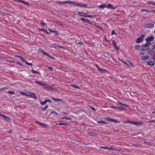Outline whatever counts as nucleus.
I'll use <instances>...</instances> for the list:
<instances>
[{
    "label": "nucleus",
    "mask_w": 155,
    "mask_h": 155,
    "mask_svg": "<svg viewBox=\"0 0 155 155\" xmlns=\"http://www.w3.org/2000/svg\"><path fill=\"white\" fill-rule=\"evenodd\" d=\"M150 43H146L142 46L141 50L143 51L149 50L150 49Z\"/></svg>",
    "instance_id": "nucleus-1"
},
{
    "label": "nucleus",
    "mask_w": 155,
    "mask_h": 155,
    "mask_svg": "<svg viewBox=\"0 0 155 155\" xmlns=\"http://www.w3.org/2000/svg\"><path fill=\"white\" fill-rule=\"evenodd\" d=\"M71 4L78 6L80 7H83L85 8H86L87 7V5L85 4H83L81 5L80 4H78L77 3H76L75 2L72 1Z\"/></svg>",
    "instance_id": "nucleus-2"
},
{
    "label": "nucleus",
    "mask_w": 155,
    "mask_h": 155,
    "mask_svg": "<svg viewBox=\"0 0 155 155\" xmlns=\"http://www.w3.org/2000/svg\"><path fill=\"white\" fill-rule=\"evenodd\" d=\"M145 36V35H141L140 36L137 40L136 42L137 43H140L142 42Z\"/></svg>",
    "instance_id": "nucleus-3"
},
{
    "label": "nucleus",
    "mask_w": 155,
    "mask_h": 155,
    "mask_svg": "<svg viewBox=\"0 0 155 155\" xmlns=\"http://www.w3.org/2000/svg\"><path fill=\"white\" fill-rule=\"evenodd\" d=\"M155 39V38L153 36H152L148 37L146 38L145 39L147 43H150V42L153 41Z\"/></svg>",
    "instance_id": "nucleus-4"
},
{
    "label": "nucleus",
    "mask_w": 155,
    "mask_h": 155,
    "mask_svg": "<svg viewBox=\"0 0 155 155\" xmlns=\"http://www.w3.org/2000/svg\"><path fill=\"white\" fill-rule=\"evenodd\" d=\"M41 51L42 52V53L43 54L45 55H46L47 56H48V57L50 58L51 59H54L55 58L54 57H53L52 56H51L49 54H48V53L45 52L42 49H41Z\"/></svg>",
    "instance_id": "nucleus-5"
},
{
    "label": "nucleus",
    "mask_w": 155,
    "mask_h": 155,
    "mask_svg": "<svg viewBox=\"0 0 155 155\" xmlns=\"http://www.w3.org/2000/svg\"><path fill=\"white\" fill-rule=\"evenodd\" d=\"M80 20H82L84 22H87L90 24H92V22L91 21H90L88 19H86L85 18H82L80 19Z\"/></svg>",
    "instance_id": "nucleus-6"
},
{
    "label": "nucleus",
    "mask_w": 155,
    "mask_h": 155,
    "mask_svg": "<svg viewBox=\"0 0 155 155\" xmlns=\"http://www.w3.org/2000/svg\"><path fill=\"white\" fill-rule=\"evenodd\" d=\"M43 86L44 87L47 89H53L52 88V87L50 85H48L47 84L44 83Z\"/></svg>",
    "instance_id": "nucleus-7"
},
{
    "label": "nucleus",
    "mask_w": 155,
    "mask_h": 155,
    "mask_svg": "<svg viewBox=\"0 0 155 155\" xmlns=\"http://www.w3.org/2000/svg\"><path fill=\"white\" fill-rule=\"evenodd\" d=\"M77 14L79 15H81L82 16L86 17L87 15L86 13H85L83 12H77Z\"/></svg>",
    "instance_id": "nucleus-8"
},
{
    "label": "nucleus",
    "mask_w": 155,
    "mask_h": 155,
    "mask_svg": "<svg viewBox=\"0 0 155 155\" xmlns=\"http://www.w3.org/2000/svg\"><path fill=\"white\" fill-rule=\"evenodd\" d=\"M107 7L109 8H111L112 9H115L117 7H113L112 5L109 4H108L107 5Z\"/></svg>",
    "instance_id": "nucleus-9"
},
{
    "label": "nucleus",
    "mask_w": 155,
    "mask_h": 155,
    "mask_svg": "<svg viewBox=\"0 0 155 155\" xmlns=\"http://www.w3.org/2000/svg\"><path fill=\"white\" fill-rule=\"evenodd\" d=\"M154 24L153 23L148 24L146 25V27L147 28H151L154 27Z\"/></svg>",
    "instance_id": "nucleus-10"
},
{
    "label": "nucleus",
    "mask_w": 155,
    "mask_h": 155,
    "mask_svg": "<svg viewBox=\"0 0 155 155\" xmlns=\"http://www.w3.org/2000/svg\"><path fill=\"white\" fill-rule=\"evenodd\" d=\"M36 122L37 123L39 124L41 126H42V127H47V125L46 124H45L41 123L40 122H39L38 121H36Z\"/></svg>",
    "instance_id": "nucleus-11"
},
{
    "label": "nucleus",
    "mask_w": 155,
    "mask_h": 155,
    "mask_svg": "<svg viewBox=\"0 0 155 155\" xmlns=\"http://www.w3.org/2000/svg\"><path fill=\"white\" fill-rule=\"evenodd\" d=\"M14 1L20 2H22L25 5H27L28 3L25 2H24L23 0H14Z\"/></svg>",
    "instance_id": "nucleus-12"
},
{
    "label": "nucleus",
    "mask_w": 155,
    "mask_h": 155,
    "mask_svg": "<svg viewBox=\"0 0 155 155\" xmlns=\"http://www.w3.org/2000/svg\"><path fill=\"white\" fill-rule=\"evenodd\" d=\"M30 96L35 100H36L37 99V96L34 93H31Z\"/></svg>",
    "instance_id": "nucleus-13"
},
{
    "label": "nucleus",
    "mask_w": 155,
    "mask_h": 155,
    "mask_svg": "<svg viewBox=\"0 0 155 155\" xmlns=\"http://www.w3.org/2000/svg\"><path fill=\"white\" fill-rule=\"evenodd\" d=\"M108 150H114L116 151H118V149L115 147H109V148L108 149Z\"/></svg>",
    "instance_id": "nucleus-14"
},
{
    "label": "nucleus",
    "mask_w": 155,
    "mask_h": 155,
    "mask_svg": "<svg viewBox=\"0 0 155 155\" xmlns=\"http://www.w3.org/2000/svg\"><path fill=\"white\" fill-rule=\"evenodd\" d=\"M35 83L37 84H38L39 85L42 86L44 84V83H42L41 82L38 81H35Z\"/></svg>",
    "instance_id": "nucleus-15"
},
{
    "label": "nucleus",
    "mask_w": 155,
    "mask_h": 155,
    "mask_svg": "<svg viewBox=\"0 0 155 155\" xmlns=\"http://www.w3.org/2000/svg\"><path fill=\"white\" fill-rule=\"evenodd\" d=\"M147 64L148 65L150 66H153L155 64L152 61H149L147 62Z\"/></svg>",
    "instance_id": "nucleus-16"
},
{
    "label": "nucleus",
    "mask_w": 155,
    "mask_h": 155,
    "mask_svg": "<svg viewBox=\"0 0 155 155\" xmlns=\"http://www.w3.org/2000/svg\"><path fill=\"white\" fill-rule=\"evenodd\" d=\"M98 7L100 8H104L105 7H107V5L104 4H102L101 5L99 6Z\"/></svg>",
    "instance_id": "nucleus-17"
},
{
    "label": "nucleus",
    "mask_w": 155,
    "mask_h": 155,
    "mask_svg": "<svg viewBox=\"0 0 155 155\" xmlns=\"http://www.w3.org/2000/svg\"><path fill=\"white\" fill-rule=\"evenodd\" d=\"M106 120L107 121H110V122H114V119L112 118H106Z\"/></svg>",
    "instance_id": "nucleus-18"
},
{
    "label": "nucleus",
    "mask_w": 155,
    "mask_h": 155,
    "mask_svg": "<svg viewBox=\"0 0 155 155\" xmlns=\"http://www.w3.org/2000/svg\"><path fill=\"white\" fill-rule=\"evenodd\" d=\"M117 109L119 110H125V108L124 107H117Z\"/></svg>",
    "instance_id": "nucleus-19"
},
{
    "label": "nucleus",
    "mask_w": 155,
    "mask_h": 155,
    "mask_svg": "<svg viewBox=\"0 0 155 155\" xmlns=\"http://www.w3.org/2000/svg\"><path fill=\"white\" fill-rule=\"evenodd\" d=\"M4 119L6 121H8V122H10V118L7 117V116H6L5 115V116H4Z\"/></svg>",
    "instance_id": "nucleus-20"
},
{
    "label": "nucleus",
    "mask_w": 155,
    "mask_h": 155,
    "mask_svg": "<svg viewBox=\"0 0 155 155\" xmlns=\"http://www.w3.org/2000/svg\"><path fill=\"white\" fill-rule=\"evenodd\" d=\"M39 30L40 31H43L46 32L47 34H48V32L46 29L43 28H39Z\"/></svg>",
    "instance_id": "nucleus-21"
},
{
    "label": "nucleus",
    "mask_w": 155,
    "mask_h": 155,
    "mask_svg": "<svg viewBox=\"0 0 155 155\" xmlns=\"http://www.w3.org/2000/svg\"><path fill=\"white\" fill-rule=\"evenodd\" d=\"M149 58V57L148 56H143L142 57V58H141V60H145L146 59H147Z\"/></svg>",
    "instance_id": "nucleus-22"
},
{
    "label": "nucleus",
    "mask_w": 155,
    "mask_h": 155,
    "mask_svg": "<svg viewBox=\"0 0 155 155\" xmlns=\"http://www.w3.org/2000/svg\"><path fill=\"white\" fill-rule=\"evenodd\" d=\"M97 122L98 123H100V124H108V123L105 122V121H104L103 120H101L99 121H97Z\"/></svg>",
    "instance_id": "nucleus-23"
},
{
    "label": "nucleus",
    "mask_w": 155,
    "mask_h": 155,
    "mask_svg": "<svg viewBox=\"0 0 155 155\" xmlns=\"http://www.w3.org/2000/svg\"><path fill=\"white\" fill-rule=\"evenodd\" d=\"M134 48L137 50H139L140 49V47L139 45H136L134 47Z\"/></svg>",
    "instance_id": "nucleus-24"
},
{
    "label": "nucleus",
    "mask_w": 155,
    "mask_h": 155,
    "mask_svg": "<svg viewBox=\"0 0 155 155\" xmlns=\"http://www.w3.org/2000/svg\"><path fill=\"white\" fill-rule=\"evenodd\" d=\"M134 124H135L136 125H140L142 124H143V123L141 122H139L138 121H136L134 122Z\"/></svg>",
    "instance_id": "nucleus-25"
},
{
    "label": "nucleus",
    "mask_w": 155,
    "mask_h": 155,
    "mask_svg": "<svg viewBox=\"0 0 155 155\" xmlns=\"http://www.w3.org/2000/svg\"><path fill=\"white\" fill-rule=\"evenodd\" d=\"M96 134L94 133L89 132L88 133V134L89 135L94 136Z\"/></svg>",
    "instance_id": "nucleus-26"
},
{
    "label": "nucleus",
    "mask_w": 155,
    "mask_h": 155,
    "mask_svg": "<svg viewBox=\"0 0 155 155\" xmlns=\"http://www.w3.org/2000/svg\"><path fill=\"white\" fill-rule=\"evenodd\" d=\"M58 124L59 125H64L65 126H67V124H66L64 123H57L56 124Z\"/></svg>",
    "instance_id": "nucleus-27"
},
{
    "label": "nucleus",
    "mask_w": 155,
    "mask_h": 155,
    "mask_svg": "<svg viewBox=\"0 0 155 155\" xmlns=\"http://www.w3.org/2000/svg\"><path fill=\"white\" fill-rule=\"evenodd\" d=\"M51 99L56 101H63L61 99H57L54 97H52Z\"/></svg>",
    "instance_id": "nucleus-28"
},
{
    "label": "nucleus",
    "mask_w": 155,
    "mask_h": 155,
    "mask_svg": "<svg viewBox=\"0 0 155 155\" xmlns=\"http://www.w3.org/2000/svg\"><path fill=\"white\" fill-rule=\"evenodd\" d=\"M144 143L149 146H152L153 143L150 142H144Z\"/></svg>",
    "instance_id": "nucleus-29"
},
{
    "label": "nucleus",
    "mask_w": 155,
    "mask_h": 155,
    "mask_svg": "<svg viewBox=\"0 0 155 155\" xmlns=\"http://www.w3.org/2000/svg\"><path fill=\"white\" fill-rule=\"evenodd\" d=\"M56 3L59 5L62 4H65V1L64 2H56Z\"/></svg>",
    "instance_id": "nucleus-30"
},
{
    "label": "nucleus",
    "mask_w": 155,
    "mask_h": 155,
    "mask_svg": "<svg viewBox=\"0 0 155 155\" xmlns=\"http://www.w3.org/2000/svg\"><path fill=\"white\" fill-rule=\"evenodd\" d=\"M48 108V106L47 105H46L45 107L44 108H41V109L43 111H45Z\"/></svg>",
    "instance_id": "nucleus-31"
},
{
    "label": "nucleus",
    "mask_w": 155,
    "mask_h": 155,
    "mask_svg": "<svg viewBox=\"0 0 155 155\" xmlns=\"http://www.w3.org/2000/svg\"><path fill=\"white\" fill-rule=\"evenodd\" d=\"M118 104H120V105H121L124 106H126L127 107H128V105H127L125 104H122V103L121 102H118Z\"/></svg>",
    "instance_id": "nucleus-32"
},
{
    "label": "nucleus",
    "mask_w": 155,
    "mask_h": 155,
    "mask_svg": "<svg viewBox=\"0 0 155 155\" xmlns=\"http://www.w3.org/2000/svg\"><path fill=\"white\" fill-rule=\"evenodd\" d=\"M31 71L34 74H40V73L37 71H35L33 69H32Z\"/></svg>",
    "instance_id": "nucleus-33"
},
{
    "label": "nucleus",
    "mask_w": 155,
    "mask_h": 155,
    "mask_svg": "<svg viewBox=\"0 0 155 155\" xmlns=\"http://www.w3.org/2000/svg\"><path fill=\"white\" fill-rule=\"evenodd\" d=\"M148 3L149 4L155 6V3L154 2L151 1H149L148 2Z\"/></svg>",
    "instance_id": "nucleus-34"
},
{
    "label": "nucleus",
    "mask_w": 155,
    "mask_h": 155,
    "mask_svg": "<svg viewBox=\"0 0 155 155\" xmlns=\"http://www.w3.org/2000/svg\"><path fill=\"white\" fill-rule=\"evenodd\" d=\"M8 93L9 94H14L15 93V92L14 91L12 92V91H8Z\"/></svg>",
    "instance_id": "nucleus-35"
},
{
    "label": "nucleus",
    "mask_w": 155,
    "mask_h": 155,
    "mask_svg": "<svg viewBox=\"0 0 155 155\" xmlns=\"http://www.w3.org/2000/svg\"><path fill=\"white\" fill-rule=\"evenodd\" d=\"M119 60L121 61L122 63L125 64V65L128 66H129V65L128 64H127V63L126 62H125V61L122 60Z\"/></svg>",
    "instance_id": "nucleus-36"
},
{
    "label": "nucleus",
    "mask_w": 155,
    "mask_h": 155,
    "mask_svg": "<svg viewBox=\"0 0 155 155\" xmlns=\"http://www.w3.org/2000/svg\"><path fill=\"white\" fill-rule=\"evenodd\" d=\"M141 11L142 12L145 11L146 12H150V11L147 10V9H142L141 10Z\"/></svg>",
    "instance_id": "nucleus-37"
},
{
    "label": "nucleus",
    "mask_w": 155,
    "mask_h": 155,
    "mask_svg": "<svg viewBox=\"0 0 155 155\" xmlns=\"http://www.w3.org/2000/svg\"><path fill=\"white\" fill-rule=\"evenodd\" d=\"M112 45L114 47L117 45L116 43L114 40H113L112 41Z\"/></svg>",
    "instance_id": "nucleus-38"
},
{
    "label": "nucleus",
    "mask_w": 155,
    "mask_h": 155,
    "mask_svg": "<svg viewBox=\"0 0 155 155\" xmlns=\"http://www.w3.org/2000/svg\"><path fill=\"white\" fill-rule=\"evenodd\" d=\"M7 88H6V87H4L2 88H1L0 89V92H3L4 91V90L5 89H7Z\"/></svg>",
    "instance_id": "nucleus-39"
},
{
    "label": "nucleus",
    "mask_w": 155,
    "mask_h": 155,
    "mask_svg": "<svg viewBox=\"0 0 155 155\" xmlns=\"http://www.w3.org/2000/svg\"><path fill=\"white\" fill-rule=\"evenodd\" d=\"M71 86L73 87H75V88H79V87L77 86H76L74 84H71Z\"/></svg>",
    "instance_id": "nucleus-40"
},
{
    "label": "nucleus",
    "mask_w": 155,
    "mask_h": 155,
    "mask_svg": "<svg viewBox=\"0 0 155 155\" xmlns=\"http://www.w3.org/2000/svg\"><path fill=\"white\" fill-rule=\"evenodd\" d=\"M99 71H100L101 73L105 72L106 71H107L105 69H100Z\"/></svg>",
    "instance_id": "nucleus-41"
},
{
    "label": "nucleus",
    "mask_w": 155,
    "mask_h": 155,
    "mask_svg": "<svg viewBox=\"0 0 155 155\" xmlns=\"http://www.w3.org/2000/svg\"><path fill=\"white\" fill-rule=\"evenodd\" d=\"M18 58H20V59L21 60V61L23 62L25 60V59L23 58V57L21 56H18Z\"/></svg>",
    "instance_id": "nucleus-42"
},
{
    "label": "nucleus",
    "mask_w": 155,
    "mask_h": 155,
    "mask_svg": "<svg viewBox=\"0 0 155 155\" xmlns=\"http://www.w3.org/2000/svg\"><path fill=\"white\" fill-rule=\"evenodd\" d=\"M52 32L53 33H55V34L56 35H58V31H52Z\"/></svg>",
    "instance_id": "nucleus-43"
},
{
    "label": "nucleus",
    "mask_w": 155,
    "mask_h": 155,
    "mask_svg": "<svg viewBox=\"0 0 155 155\" xmlns=\"http://www.w3.org/2000/svg\"><path fill=\"white\" fill-rule=\"evenodd\" d=\"M46 101H43V102H40V103L43 105H45L46 103Z\"/></svg>",
    "instance_id": "nucleus-44"
},
{
    "label": "nucleus",
    "mask_w": 155,
    "mask_h": 155,
    "mask_svg": "<svg viewBox=\"0 0 155 155\" xmlns=\"http://www.w3.org/2000/svg\"><path fill=\"white\" fill-rule=\"evenodd\" d=\"M114 48L116 51H118L119 49V48L117 46V45L114 46Z\"/></svg>",
    "instance_id": "nucleus-45"
},
{
    "label": "nucleus",
    "mask_w": 155,
    "mask_h": 155,
    "mask_svg": "<svg viewBox=\"0 0 155 155\" xmlns=\"http://www.w3.org/2000/svg\"><path fill=\"white\" fill-rule=\"evenodd\" d=\"M86 16V17H89L90 18H91L94 17L95 16L94 15H87V16Z\"/></svg>",
    "instance_id": "nucleus-46"
},
{
    "label": "nucleus",
    "mask_w": 155,
    "mask_h": 155,
    "mask_svg": "<svg viewBox=\"0 0 155 155\" xmlns=\"http://www.w3.org/2000/svg\"><path fill=\"white\" fill-rule=\"evenodd\" d=\"M152 51L153 52V50L155 48V44H154V45H153L152 46Z\"/></svg>",
    "instance_id": "nucleus-47"
},
{
    "label": "nucleus",
    "mask_w": 155,
    "mask_h": 155,
    "mask_svg": "<svg viewBox=\"0 0 155 155\" xmlns=\"http://www.w3.org/2000/svg\"><path fill=\"white\" fill-rule=\"evenodd\" d=\"M65 4H66V3H69L70 4H71L72 1H65Z\"/></svg>",
    "instance_id": "nucleus-48"
},
{
    "label": "nucleus",
    "mask_w": 155,
    "mask_h": 155,
    "mask_svg": "<svg viewBox=\"0 0 155 155\" xmlns=\"http://www.w3.org/2000/svg\"><path fill=\"white\" fill-rule=\"evenodd\" d=\"M101 148L104 149H108L109 147H101Z\"/></svg>",
    "instance_id": "nucleus-49"
},
{
    "label": "nucleus",
    "mask_w": 155,
    "mask_h": 155,
    "mask_svg": "<svg viewBox=\"0 0 155 155\" xmlns=\"http://www.w3.org/2000/svg\"><path fill=\"white\" fill-rule=\"evenodd\" d=\"M95 66L97 68V69L99 71L101 69L100 68V67H99V66L98 65H97V64H96Z\"/></svg>",
    "instance_id": "nucleus-50"
},
{
    "label": "nucleus",
    "mask_w": 155,
    "mask_h": 155,
    "mask_svg": "<svg viewBox=\"0 0 155 155\" xmlns=\"http://www.w3.org/2000/svg\"><path fill=\"white\" fill-rule=\"evenodd\" d=\"M114 122L117 123H120V121H119L118 120H115V119H114Z\"/></svg>",
    "instance_id": "nucleus-51"
},
{
    "label": "nucleus",
    "mask_w": 155,
    "mask_h": 155,
    "mask_svg": "<svg viewBox=\"0 0 155 155\" xmlns=\"http://www.w3.org/2000/svg\"><path fill=\"white\" fill-rule=\"evenodd\" d=\"M56 23L57 24H58V25H62V24H61V23L59 21H56Z\"/></svg>",
    "instance_id": "nucleus-52"
},
{
    "label": "nucleus",
    "mask_w": 155,
    "mask_h": 155,
    "mask_svg": "<svg viewBox=\"0 0 155 155\" xmlns=\"http://www.w3.org/2000/svg\"><path fill=\"white\" fill-rule=\"evenodd\" d=\"M96 26H97L98 28L101 30H102L103 29V28L100 26L96 25Z\"/></svg>",
    "instance_id": "nucleus-53"
},
{
    "label": "nucleus",
    "mask_w": 155,
    "mask_h": 155,
    "mask_svg": "<svg viewBox=\"0 0 155 155\" xmlns=\"http://www.w3.org/2000/svg\"><path fill=\"white\" fill-rule=\"evenodd\" d=\"M111 107H112V108L115 109H117V107H114V106L113 105L111 106Z\"/></svg>",
    "instance_id": "nucleus-54"
},
{
    "label": "nucleus",
    "mask_w": 155,
    "mask_h": 155,
    "mask_svg": "<svg viewBox=\"0 0 155 155\" xmlns=\"http://www.w3.org/2000/svg\"><path fill=\"white\" fill-rule=\"evenodd\" d=\"M150 13L153 12L154 13H155V10H150Z\"/></svg>",
    "instance_id": "nucleus-55"
},
{
    "label": "nucleus",
    "mask_w": 155,
    "mask_h": 155,
    "mask_svg": "<svg viewBox=\"0 0 155 155\" xmlns=\"http://www.w3.org/2000/svg\"><path fill=\"white\" fill-rule=\"evenodd\" d=\"M46 102H49L50 103H51L52 102V101L50 99H48L46 100Z\"/></svg>",
    "instance_id": "nucleus-56"
},
{
    "label": "nucleus",
    "mask_w": 155,
    "mask_h": 155,
    "mask_svg": "<svg viewBox=\"0 0 155 155\" xmlns=\"http://www.w3.org/2000/svg\"><path fill=\"white\" fill-rule=\"evenodd\" d=\"M90 107V109H91V110H92L94 111L96 110L94 108L92 107Z\"/></svg>",
    "instance_id": "nucleus-57"
},
{
    "label": "nucleus",
    "mask_w": 155,
    "mask_h": 155,
    "mask_svg": "<svg viewBox=\"0 0 155 155\" xmlns=\"http://www.w3.org/2000/svg\"><path fill=\"white\" fill-rule=\"evenodd\" d=\"M16 63L17 64H18L19 66H23V65H22V64L21 63H20V62H17Z\"/></svg>",
    "instance_id": "nucleus-58"
},
{
    "label": "nucleus",
    "mask_w": 155,
    "mask_h": 155,
    "mask_svg": "<svg viewBox=\"0 0 155 155\" xmlns=\"http://www.w3.org/2000/svg\"><path fill=\"white\" fill-rule=\"evenodd\" d=\"M26 64L28 65H29L31 66H32V65H33L31 63H27Z\"/></svg>",
    "instance_id": "nucleus-59"
},
{
    "label": "nucleus",
    "mask_w": 155,
    "mask_h": 155,
    "mask_svg": "<svg viewBox=\"0 0 155 155\" xmlns=\"http://www.w3.org/2000/svg\"><path fill=\"white\" fill-rule=\"evenodd\" d=\"M114 34L116 35V33H115L114 31H113L111 32V35H113Z\"/></svg>",
    "instance_id": "nucleus-60"
},
{
    "label": "nucleus",
    "mask_w": 155,
    "mask_h": 155,
    "mask_svg": "<svg viewBox=\"0 0 155 155\" xmlns=\"http://www.w3.org/2000/svg\"><path fill=\"white\" fill-rule=\"evenodd\" d=\"M51 113H54L55 115H58V114L56 112H54V111H52Z\"/></svg>",
    "instance_id": "nucleus-61"
},
{
    "label": "nucleus",
    "mask_w": 155,
    "mask_h": 155,
    "mask_svg": "<svg viewBox=\"0 0 155 155\" xmlns=\"http://www.w3.org/2000/svg\"><path fill=\"white\" fill-rule=\"evenodd\" d=\"M153 60L155 61V54H154L153 56Z\"/></svg>",
    "instance_id": "nucleus-62"
},
{
    "label": "nucleus",
    "mask_w": 155,
    "mask_h": 155,
    "mask_svg": "<svg viewBox=\"0 0 155 155\" xmlns=\"http://www.w3.org/2000/svg\"><path fill=\"white\" fill-rule=\"evenodd\" d=\"M41 25H43L45 24V23L44 21H43V22H41Z\"/></svg>",
    "instance_id": "nucleus-63"
},
{
    "label": "nucleus",
    "mask_w": 155,
    "mask_h": 155,
    "mask_svg": "<svg viewBox=\"0 0 155 155\" xmlns=\"http://www.w3.org/2000/svg\"><path fill=\"white\" fill-rule=\"evenodd\" d=\"M139 54L140 55H141V54L144 55V53L143 52H140L139 53Z\"/></svg>",
    "instance_id": "nucleus-64"
}]
</instances>
